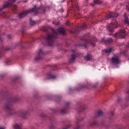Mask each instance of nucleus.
Returning <instances> with one entry per match:
<instances>
[{
	"label": "nucleus",
	"instance_id": "1",
	"mask_svg": "<svg viewBox=\"0 0 129 129\" xmlns=\"http://www.w3.org/2000/svg\"><path fill=\"white\" fill-rule=\"evenodd\" d=\"M39 9L40 8H37V6H34V7L31 9L22 11L19 14L18 17L19 19H23V18H25V17H26L28 14L30 13H34V16H36V15L38 14V11Z\"/></svg>",
	"mask_w": 129,
	"mask_h": 129
},
{
	"label": "nucleus",
	"instance_id": "2",
	"mask_svg": "<svg viewBox=\"0 0 129 129\" xmlns=\"http://www.w3.org/2000/svg\"><path fill=\"white\" fill-rule=\"evenodd\" d=\"M53 34H47L45 40L49 46H52L54 44V39L58 37V33L54 30H52Z\"/></svg>",
	"mask_w": 129,
	"mask_h": 129
},
{
	"label": "nucleus",
	"instance_id": "3",
	"mask_svg": "<svg viewBox=\"0 0 129 129\" xmlns=\"http://www.w3.org/2000/svg\"><path fill=\"white\" fill-rule=\"evenodd\" d=\"M115 38H119V39H123L125 37V31L124 30H121L119 33L114 35Z\"/></svg>",
	"mask_w": 129,
	"mask_h": 129
},
{
	"label": "nucleus",
	"instance_id": "4",
	"mask_svg": "<svg viewBox=\"0 0 129 129\" xmlns=\"http://www.w3.org/2000/svg\"><path fill=\"white\" fill-rule=\"evenodd\" d=\"M82 40H83V41H85V44L86 45H87L88 44H90V45H92V46H95V45H94V42L96 41V38L95 37L93 38L92 40H91L90 39H86V38L85 37V36H84Z\"/></svg>",
	"mask_w": 129,
	"mask_h": 129
},
{
	"label": "nucleus",
	"instance_id": "5",
	"mask_svg": "<svg viewBox=\"0 0 129 129\" xmlns=\"http://www.w3.org/2000/svg\"><path fill=\"white\" fill-rule=\"evenodd\" d=\"M111 62L112 64H114L115 65L119 64V57L117 55H114V57L111 59Z\"/></svg>",
	"mask_w": 129,
	"mask_h": 129
},
{
	"label": "nucleus",
	"instance_id": "6",
	"mask_svg": "<svg viewBox=\"0 0 129 129\" xmlns=\"http://www.w3.org/2000/svg\"><path fill=\"white\" fill-rule=\"evenodd\" d=\"M114 28H117V24H114L112 23L109 26H108L107 30L109 31V32L112 33V32H113V29H114Z\"/></svg>",
	"mask_w": 129,
	"mask_h": 129
},
{
	"label": "nucleus",
	"instance_id": "7",
	"mask_svg": "<svg viewBox=\"0 0 129 129\" xmlns=\"http://www.w3.org/2000/svg\"><path fill=\"white\" fill-rule=\"evenodd\" d=\"M118 16L117 13H110L109 15L105 17L106 20H108V19H110V18H116Z\"/></svg>",
	"mask_w": 129,
	"mask_h": 129
},
{
	"label": "nucleus",
	"instance_id": "8",
	"mask_svg": "<svg viewBox=\"0 0 129 129\" xmlns=\"http://www.w3.org/2000/svg\"><path fill=\"white\" fill-rule=\"evenodd\" d=\"M16 2V0H8V2L6 4L4 5L3 9H6V8H9L10 6H11L13 4V3H15Z\"/></svg>",
	"mask_w": 129,
	"mask_h": 129
},
{
	"label": "nucleus",
	"instance_id": "9",
	"mask_svg": "<svg viewBox=\"0 0 129 129\" xmlns=\"http://www.w3.org/2000/svg\"><path fill=\"white\" fill-rule=\"evenodd\" d=\"M102 42H103V43H104L106 44H111V43L113 42V40L111 38H108L106 40L102 39Z\"/></svg>",
	"mask_w": 129,
	"mask_h": 129
},
{
	"label": "nucleus",
	"instance_id": "10",
	"mask_svg": "<svg viewBox=\"0 0 129 129\" xmlns=\"http://www.w3.org/2000/svg\"><path fill=\"white\" fill-rule=\"evenodd\" d=\"M58 34H60V35H62V36H64V35H66V33L65 32V29L63 28H58L57 30Z\"/></svg>",
	"mask_w": 129,
	"mask_h": 129
},
{
	"label": "nucleus",
	"instance_id": "11",
	"mask_svg": "<svg viewBox=\"0 0 129 129\" xmlns=\"http://www.w3.org/2000/svg\"><path fill=\"white\" fill-rule=\"evenodd\" d=\"M4 108L6 110H8L9 114H12L10 113V111H11V105L10 104H6L5 105Z\"/></svg>",
	"mask_w": 129,
	"mask_h": 129
},
{
	"label": "nucleus",
	"instance_id": "12",
	"mask_svg": "<svg viewBox=\"0 0 129 129\" xmlns=\"http://www.w3.org/2000/svg\"><path fill=\"white\" fill-rule=\"evenodd\" d=\"M76 58V55L75 54H73L71 55V58L69 59V62L70 63H73V62H74V60Z\"/></svg>",
	"mask_w": 129,
	"mask_h": 129
},
{
	"label": "nucleus",
	"instance_id": "13",
	"mask_svg": "<svg viewBox=\"0 0 129 129\" xmlns=\"http://www.w3.org/2000/svg\"><path fill=\"white\" fill-rule=\"evenodd\" d=\"M42 53V49H40L39 51L38 52V57H36L35 59V61H40L41 59H42L41 57H40V55Z\"/></svg>",
	"mask_w": 129,
	"mask_h": 129
},
{
	"label": "nucleus",
	"instance_id": "14",
	"mask_svg": "<svg viewBox=\"0 0 129 129\" xmlns=\"http://www.w3.org/2000/svg\"><path fill=\"white\" fill-rule=\"evenodd\" d=\"M84 59L86 61H90L91 60V55L88 54L84 57Z\"/></svg>",
	"mask_w": 129,
	"mask_h": 129
},
{
	"label": "nucleus",
	"instance_id": "15",
	"mask_svg": "<svg viewBox=\"0 0 129 129\" xmlns=\"http://www.w3.org/2000/svg\"><path fill=\"white\" fill-rule=\"evenodd\" d=\"M111 51H112V48L110 47L108 49H105L103 51L106 54H108V53H111Z\"/></svg>",
	"mask_w": 129,
	"mask_h": 129
},
{
	"label": "nucleus",
	"instance_id": "16",
	"mask_svg": "<svg viewBox=\"0 0 129 129\" xmlns=\"http://www.w3.org/2000/svg\"><path fill=\"white\" fill-rule=\"evenodd\" d=\"M94 3L91 4V7H94L95 6V4H97V5H99V0H94Z\"/></svg>",
	"mask_w": 129,
	"mask_h": 129
},
{
	"label": "nucleus",
	"instance_id": "17",
	"mask_svg": "<svg viewBox=\"0 0 129 129\" xmlns=\"http://www.w3.org/2000/svg\"><path fill=\"white\" fill-rule=\"evenodd\" d=\"M14 128L15 129H22V126L18 124H16L14 126Z\"/></svg>",
	"mask_w": 129,
	"mask_h": 129
},
{
	"label": "nucleus",
	"instance_id": "18",
	"mask_svg": "<svg viewBox=\"0 0 129 129\" xmlns=\"http://www.w3.org/2000/svg\"><path fill=\"white\" fill-rule=\"evenodd\" d=\"M48 79H55L56 78V76L52 74L48 75Z\"/></svg>",
	"mask_w": 129,
	"mask_h": 129
},
{
	"label": "nucleus",
	"instance_id": "19",
	"mask_svg": "<svg viewBox=\"0 0 129 129\" xmlns=\"http://www.w3.org/2000/svg\"><path fill=\"white\" fill-rule=\"evenodd\" d=\"M60 113H67V109L63 108L60 110Z\"/></svg>",
	"mask_w": 129,
	"mask_h": 129
},
{
	"label": "nucleus",
	"instance_id": "20",
	"mask_svg": "<svg viewBox=\"0 0 129 129\" xmlns=\"http://www.w3.org/2000/svg\"><path fill=\"white\" fill-rule=\"evenodd\" d=\"M124 22L127 25H129L128 18L125 17Z\"/></svg>",
	"mask_w": 129,
	"mask_h": 129
},
{
	"label": "nucleus",
	"instance_id": "21",
	"mask_svg": "<svg viewBox=\"0 0 129 129\" xmlns=\"http://www.w3.org/2000/svg\"><path fill=\"white\" fill-rule=\"evenodd\" d=\"M35 24H36V22L32 20V19H30V24L31 25V26H34Z\"/></svg>",
	"mask_w": 129,
	"mask_h": 129
},
{
	"label": "nucleus",
	"instance_id": "22",
	"mask_svg": "<svg viewBox=\"0 0 129 129\" xmlns=\"http://www.w3.org/2000/svg\"><path fill=\"white\" fill-rule=\"evenodd\" d=\"M103 112L101 111H99L97 113V116H101V115H103Z\"/></svg>",
	"mask_w": 129,
	"mask_h": 129
},
{
	"label": "nucleus",
	"instance_id": "23",
	"mask_svg": "<svg viewBox=\"0 0 129 129\" xmlns=\"http://www.w3.org/2000/svg\"><path fill=\"white\" fill-rule=\"evenodd\" d=\"M95 124H96V122H93V123H89V125H90V126H94V125H95Z\"/></svg>",
	"mask_w": 129,
	"mask_h": 129
},
{
	"label": "nucleus",
	"instance_id": "24",
	"mask_svg": "<svg viewBox=\"0 0 129 129\" xmlns=\"http://www.w3.org/2000/svg\"><path fill=\"white\" fill-rule=\"evenodd\" d=\"M82 30H84V29H86L87 27L86 26V24H84L83 26H81Z\"/></svg>",
	"mask_w": 129,
	"mask_h": 129
},
{
	"label": "nucleus",
	"instance_id": "25",
	"mask_svg": "<svg viewBox=\"0 0 129 129\" xmlns=\"http://www.w3.org/2000/svg\"><path fill=\"white\" fill-rule=\"evenodd\" d=\"M25 115H26V113H22L21 114V116H22V117L25 118Z\"/></svg>",
	"mask_w": 129,
	"mask_h": 129
},
{
	"label": "nucleus",
	"instance_id": "26",
	"mask_svg": "<svg viewBox=\"0 0 129 129\" xmlns=\"http://www.w3.org/2000/svg\"><path fill=\"white\" fill-rule=\"evenodd\" d=\"M13 8L14 11H16V10H17V6L16 5H13Z\"/></svg>",
	"mask_w": 129,
	"mask_h": 129
},
{
	"label": "nucleus",
	"instance_id": "27",
	"mask_svg": "<svg viewBox=\"0 0 129 129\" xmlns=\"http://www.w3.org/2000/svg\"><path fill=\"white\" fill-rule=\"evenodd\" d=\"M53 24H54V25H59V22H57V23H56V22H53Z\"/></svg>",
	"mask_w": 129,
	"mask_h": 129
},
{
	"label": "nucleus",
	"instance_id": "28",
	"mask_svg": "<svg viewBox=\"0 0 129 129\" xmlns=\"http://www.w3.org/2000/svg\"><path fill=\"white\" fill-rule=\"evenodd\" d=\"M59 12H60L61 13H63V12H64V10H63V9H61L59 10Z\"/></svg>",
	"mask_w": 129,
	"mask_h": 129
},
{
	"label": "nucleus",
	"instance_id": "29",
	"mask_svg": "<svg viewBox=\"0 0 129 129\" xmlns=\"http://www.w3.org/2000/svg\"><path fill=\"white\" fill-rule=\"evenodd\" d=\"M74 129H81V128L78 126L77 128H75Z\"/></svg>",
	"mask_w": 129,
	"mask_h": 129
},
{
	"label": "nucleus",
	"instance_id": "30",
	"mask_svg": "<svg viewBox=\"0 0 129 129\" xmlns=\"http://www.w3.org/2000/svg\"><path fill=\"white\" fill-rule=\"evenodd\" d=\"M23 2V3H27V0H26V1H22Z\"/></svg>",
	"mask_w": 129,
	"mask_h": 129
},
{
	"label": "nucleus",
	"instance_id": "31",
	"mask_svg": "<svg viewBox=\"0 0 129 129\" xmlns=\"http://www.w3.org/2000/svg\"><path fill=\"white\" fill-rule=\"evenodd\" d=\"M8 38H9V39H11V36L9 35V36H8Z\"/></svg>",
	"mask_w": 129,
	"mask_h": 129
},
{
	"label": "nucleus",
	"instance_id": "32",
	"mask_svg": "<svg viewBox=\"0 0 129 129\" xmlns=\"http://www.w3.org/2000/svg\"><path fill=\"white\" fill-rule=\"evenodd\" d=\"M72 52H73V53H74V52H75V51L74 50H72Z\"/></svg>",
	"mask_w": 129,
	"mask_h": 129
},
{
	"label": "nucleus",
	"instance_id": "33",
	"mask_svg": "<svg viewBox=\"0 0 129 129\" xmlns=\"http://www.w3.org/2000/svg\"><path fill=\"white\" fill-rule=\"evenodd\" d=\"M0 129H5V128L0 127Z\"/></svg>",
	"mask_w": 129,
	"mask_h": 129
},
{
	"label": "nucleus",
	"instance_id": "34",
	"mask_svg": "<svg viewBox=\"0 0 129 129\" xmlns=\"http://www.w3.org/2000/svg\"><path fill=\"white\" fill-rule=\"evenodd\" d=\"M112 115H113V112H111Z\"/></svg>",
	"mask_w": 129,
	"mask_h": 129
},
{
	"label": "nucleus",
	"instance_id": "35",
	"mask_svg": "<svg viewBox=\"0 0 129 129\" xmlns=\"http://www.w3.org/2000/svg\"><path fill=\"white\" fill-rule=\"evenodd\" d=\"M82 109H85V108L82 107Z\"/></svg>",
	"mask_w": 129,
	"mask_h": 129
},
{
	"label": "nucleus",
	"instance_id": "36",
	"mask_svg": "<svg viewBox=\"0 0 129 129\" xmlns=\"http://www.w3.org/2000/svg\"><path fill=\"white\" fill-rule=\"evenodd\" d=\"M124 15H125V16H126V13H125Z\"/></svg>",
	"mask_w": 129,
	"mask_h": 129
},
{
	"label": "nucleus",
	"instance_id": "37",
	"mask_svg": "<svg viewBox=\"0 0 129 129\" xmlns=\"http://www.w3.org/2000/svg\"><path fill=\"white\" fill-rule=\"evenodd\" d=\"M67 104H68V105L69 104V103H67Z\"/></svg>",
	"mask_w": 129,
	"mask_h": 129
},
{
	"label": "nucleus",
	"instance_id": "38",
	"mask_svg": "<svg viewBox=\"0 0 129 129\" xmlns=\"http://www.w3.org/2000/svg\"><path fill=\"white\" fill-rule=\"evenodd\" d=\"M95 87H96V86H95V87H94V88H95Z\"/></svg>",
	"mask_w": 129,
	"mask_h": 129
},
{
	"label": "nucleus",
	"instance_id": "39",
	"mask_svg": "<svg viewBox=\"0 0 129 129\" xmlns=\"http://www.w3.org/2000/svg\"><path fill=\"white\" fill-rule=\"evenodd\" d=\"M85 48H86V46L85 45Z\"/></svg>",
	"mask_w": 129,
	"mask_h": 129
},
{
	"label": "nucleus",
	"instance_id": "40",
	"mask_svg": "<svg viewBox=\"0 0 129 129\" xmlns=\"http://www.w3.org/2000/svg\"><path fill=\"white\" fill-rule=\"evenodd\" d=\"M119 100H121V99H120Z\"/></svg>",
	"mask_w": 129,
	"mask_h": 129
}]
</instances>
